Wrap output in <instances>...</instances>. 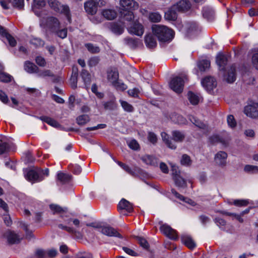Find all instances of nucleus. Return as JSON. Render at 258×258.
I'll return each instance as SVG.
<instances>
[{
  "label": "nucleus",
  "instance_id": "f257e3e1",
  "mask_svg": "<svg viewBox=\"0 0 258 258\" xmlns=\"http://www.w3.org/2000/svg\"><path fill=\"white\" fill-rule=\"evenodd\" d=\"M45 27L47 31L61 39H64L67 36V29L66 28H61L59 20L55 17L51 16L46 18Z\"/></svg>",
  "mask_w": 258,
  "mask_h": 258
},
{
  "label": "nucleus",
  "instance_id": "f03ea898",
  "mask_svg": "<svg viewBox=\"0 0 258 258\" xmlns=\"http://www.w3.org/2000/svg\"><path fill=\"white\" fill-rule=\"evenodd\" d=\"M152 31L160 42H169L174 36L173 30L164 25L154 24L152 26Z\"/></svg>",
  "mask_w": 258,
  "mask_h": 258
},
{
  "label": "nucleus",
  "instance_id": "7ed1b4c3",
  "mask_svg": "<svg viewBox=\"0 0 258 258\" xmlns=\"http://www.w3.org/2000/svg\"><path fill=\"white\" fill-rule=\"evenodd\" d=\"M172 139H171L169 135L165 132H162L161 133V136L162 140L165 144L169 148L175 150L177 146L174 143H181L182 142L185 138V134L179 131H173L172 132Z\"/></svg>",
  "mask_w": 258,
  "mask_h": 258
},
{
  "label": "nucleus",
  "instance_id": "20e7f679",
  "mask_svg": "<svg viewBox=\"0 0 258 258\" xmlns=\"http://www.w3.org/2000/svg\"><path fill=\"white\" fill-rule=\"evenodd\" d=\"M49 7L54 11L63 14L67 19L69 23H71V14L70 8L68 5H62L57 0H47Z\"/></svg>",
  "mask_w": 258,
  "mask_h": 258
},
{
  "label": "nucleus",
  "instance_id": "39448f33",
  "mask_svg": "<svg viewBox=\"0 0 258 258\" xmlns=\"http://www.w3.org/2000/svg\"><path fill=\"white\" fill-rule=\"evenodd\" d=\"M106 2L103 0H89L85 3L84 9L86 12L90 15L96 13L98 7L105 6Z\"/></svg>",
  "mask_w": 258,
  "mask_h": 258
},
{
  "label": "nucleus",
  "instance_id": "423d86ee",
  "mask_svg": "<svg viewBox=\"0 0 258 258\" xmlns=\"http://www.w3.org/2000/svg\"><path fill=\"white\" fill-rule=\"evenodd\" d=\"M186 79V76L173 78L169 83L170 88L176 93H181L183 89L184 80Z\"/></svg>",
  "mask_w": 258,
  "mask_h": 258
},
{
  "label": "nucleus",
  "instance_id": "0eeeda50",
  "mask_svg": "<svg viewBox=\"0 0 258 258\" xmlns=\"http://www.w3.org/2000/svg\"><path fill=\"white\" fill-rule=\"evenodd\" d=\"M41 169L36 168L28 170L25 174V178L32 182H40L43 180Z\"/></svg>",
  "mask_w": 258,
  "mask_h": 258
},
{
  "label": "nucleus",
  "instance_id": "6e6552de",
  "mask_svg": "<svg viewBox=\"0 0 258 258\" xmlns=\"http://www.w3.org/2000/svg\"><path fill=\"white\" fill-rule=\"evenodd\" d=\"M160 229L161 231L167 237L172 240H177L178 239V235L177 231L172 228L167 224L162 225Z\"/></svg>",
  "mask_w": 258,
  "mask_h": 258
},
{
  "label": "nucleus",
  "instance_id": "1a4fd4ad",
  "mask_svg": "<svg viewBox=\"0 0 258 258\" xmlns=\"http://www.w3.org/2000/svg\"><path fill=\"white\" fill-rule=\"evenodd\" d=\"M120 11H133L138 8V4L134 0H120Z\"/></svg>",
  "mask_w": 258,
  "mask_h": 258
},
{
  "label": "nucleus",
  "instance_id": "9d476101",
  "mask_svg": "<svg viewBox=\"0 0 258 258\" xmlns=\"http://www.w3.org/2000/svg\"><path fill=\"white\" fill-rule=\"evenodd\" d=\"M127 30L130 34H135L139 36H141L144 32L143 26L138 22H135L127 28Z\"/></svg>",
  "mask_w": 258,
  "mask_h": 258
},
{
  "label": "nucleus",
  "instance_id": "9b49d317",
  "mask_svg": "<svg viewBox=\"0 0 258 258\" xmlns=\"http://www.w3.org/2000/svg\"><path fill=\"white\" fill-rule=\"evenodd\" d=\"M203 86L208 91L213 90L217 86L215 79L212 77H207L202 81Z\"/></svg>",
  "mask_w": 258,
  "mask_h": 258
},
{
  "label": "nucleus",
  "instance_id": "f8f14e48",
  "mask_svg": "<svg viewBox=\"0 0 258 258\" xmlns=\"http://www.w3.org/2000/svg\"><path fill=\"white\" fill-rule=\"evenodd\" d=\"M100 232L108 236L117 237L118 238H122V236L119 234L118 231L114 228L111 226H103L100 229Z\"/></svg>",
  "mask_w": 258,
  "mask_h": 258
},
{
  "label": "nucleus",
  "instance_id": "ddd939ff",
  "mask_svg": "<svg viewBox=\"0 0 258 258\" xmlns=\"http://www.w3.org/2000/svg\"><path fill=\"white\" fill-rule=\"evenodd\" d=\"M258 103L246 106L244 108V113L251 118H256L258 117Z\"/></svg>",
  "mask_w": 258,
  "mask_h": 258
},
{
  "label": "nucleus",
  "instance_id": "4468645a",
  "mask_svg": "<svg viewBox=\"0 0 258 258\" xmlns=\"http://www.w3.org/2000/svg\"><path fill=\"white\" fill-rule=\"evenodd\" d=\"M190 7L191 4L187 0H181L173 6V9L181 12L187 11Z\"/></svg>",
  "mask_w": 258,
  "mask_h": 258
},
{
  "label": "nucleus",
  "instance_id": "2eb2a0df",
  "mask_svg": "<svg viewBox=\"0 0 258 258\" xmlns=\"http://www.w3.org/2000/svg\"><path fill=\"white\" fill-rule=\"evenodd\" d=\"M120 20L124 24L126 22H130L134 20V14L131 11H120Z\"/></svg>",
  "mask_w": 258,
  "mask_h": 258
},
{
  "label": "nucleus",
  "instance_id": "dca6fc26",
  "mask_svg": "<svg viewBox=\"0 0 258 258\" xmlns=\"http://www.w3.org/2000/svg\"><path fill=\"white\" fill-rule=\"evenodd\" d=\"M118 208L121 213L123 211L127 213H131L133 211V205L125 199H122L118 205Z\"/></svg>",
  "mask_w": 258,
  "mask_h": 258
},
{
  "label": "nucleus",
  "instance_id": "f3484780",
  "mask_svg": "<svg viewBox=\"0 0 258 258\" xmlns=\"http://www.w3.org/2000/svg\"><path fill=\"white\" fill-rule=\"evenodd\" d=\"M182 243L189 249H194L196 246V244L192 237L187 234H183L181 236Z\"/></svg>",
  "mask_w": 258,
  "mask_h": 258
},
{
  "label": "nucleus",
  "instance_id": "a211bd4d",
  "mask_svg": "<svg viewBox=\"0 0 258 258\" xmlns=\"http://www.w3.org/2000/svg\"><path fill=\"white\" fill-rule=\"evenodd\" d=\"M227 154L223 151L218 152L215 157L216 163L220 166H225L226 163Z\"/></svg>",
  "mask_w": 258,
  "mask_h": 258
},
{
  "label": "nucleus",
  "instance_id": "6ab92c4d",
  "mask_svg": "<svg viewBox=\"0 0 258 258\" xmlns=\"http://www.w3.org/2000/svg\"><path fill=\"white\" fill-rule=\"evenodd\" d=\"M119 74L115 68L110 69L107 71V79L112 85L118 80Z\"/></svg>",
  "mask_w": 258,
  "mask_h": 258
},
{
  "label": "nucleus",
  "instance_id": "aec40b11",
  "mask_svg": "<svg viewBox=\"0 0 258 258\" xmlns=\"http://www.w3.org/2000/svg\"><path fill=\"white\" fill-rule=\"evenodd\" d=\"M5 236L7 237L8 242L10 244H15L19 242L20 240V236L12 231H7Z\"/></svg>",
  "mask_w": 258,
  "mask_h": 258
},
{
  "label": "nucleus",
  "instance_id": "412c9836",
  "mask_svg": "<svg viewBox=\"0 0 258 258\" xmlns=\"http://www.w3.org/2000/svg\"><path fill=\"white\" fill-rule=\"evenodd\" d=\"M4 67L0 65V82L8 83L13 80V77L9 74L4 71Z\"/></svg>",
  "mask_w": 258,
  "mask_h": 258
},
{
  "label": "nucleus",
  "instance_id": "4be33fe9",
  "mask_svg": "<svg viewBox=\"0 0 258 258\" xmlns=\"http://www.w3.org/2000/svg\"><path fill=\"white\" fill-rule=\"evenodd\" d=\"M145 42L146 45L149 48H153L157 46V41L155 38L150 34L145 36Z\"/></svg>",
  "mask_w": 258,
  "mask_h": 258
},
{
  "label": "nucleus",
  "instance_id": "5701e85b",
  "mask_svg": "<svg viewBox=\"0 0 258 258\" xmlns=\"http://www.w3.org/2000/svg\"><path fill=\"white\" fill-rule=\"evenodd\" d=\"M102 15L106 19L111 20L117 16L116 12L112 9H104L102 11Z\"/></svg>",
  "mask_w": 258,
  "mask_h": 258
},
{
  "label": "nucleus",
  "instance_id": "b1692460",
  "mask_svg": "<svg viewBox=\"0 0 258 258\" xmlns=\"http://www.w3.org/2000/svg\"><path fill=\"white\" fill-rule=\"evenodd\" d=\"M173 178L176 186L180 187H184L186 186V181L177 173V171L174 172Z\"/></svg>",
  "mask_w": 258,
  "mask_h": 258
},
{
  "label": "nucleus",
  "instance_id": "393cba45",
  "mask_svg": "<svg viewBox=\"0 0 258 258\" xmlns=\"http://www.w3.org/2000/svg\"><path fill=\"white\" fill-rule=\"evenodd\" d=\"M216 62L222 70H224L227 62V57L222 54L219 53L216 57Z\"/></svg>",
  "mask_w": 258,
  "mask_h": 258
},
{
  "label": "nucleus",
  "instance_id": "a878e982",
  "mask_svg": "<svg viewBox=\"0 0 258 258\" xmlns=\"http://www.w3.org/2000/svg\"><path fill=\"white\" fill-rule=\"evenodd\" d=\"M24 70L28 73H36L39 70L38 68L33 63L27 61L24 64Z\"/></svg>",
  "mask_w": 258,
  "mask_h": 258
},
{
  "label": "nucleus",
  "instance_id": "bb28decb",
  "mask_svg": "<svg viewBox=\"0 0 258 258\" xmlns=\"http://www.w3.org/2000/svg\"><path fill=\"white\" fill-rule=\"evenodd\" d=\"M141 159L147 165L152 166H156L157 165V159L153 156L146 155L143 156Z\"/></svg>",
  "mask_w": 258,
  "mask_h": 258
},
{
  "label": "nucleus",
  "instance_id": "cd10ccee",
  "mask_svg": "<svg viewBox=\"0 0 258 258\" xmlns=\"http://www.w3.org/2000/svg\"><path fill=\"white\" fill-rule=\"evenodd\" d=\"M71 179L72 176L69 174L59 172L57 175V181H59L61 184L68 183Z\"/></svg>",
  "mask_w": 258,
  "mask_h": 258
},
{
  "label": "nucleus",
  "instance_id": "c85d7f7f",
  "mask_svg": "<svg viewBox=\"0 0 258 258\" xmlns=\"http://www.w3.org/2000/svg\"><path fill=\"white\" fill-rule=\"evenodd\" d=\"M225 78L227 82L230 83L234 82L236 80L235 76V67L234 66H231L227 75L225 76Z\"/></svg>",
  "mask_w": 258,
  "mask_h": 258
},
{
  "label": "nucleus",
  "instance_id": "c756f323",
  "mask_svg": "<svg viewBox=\"0 0 258 258\" xmlns=\"http://www.w3.org/2000/svg\"><path fill=\"white\" fill-rule=\"evenodd\" d=\"M124 41L127 45L132 48L137 47L141 43L140 39L132 37H126L124 38Z\"/></svg>",
  "mask_w": 258,
  "mask_h": 258
},
{
  "label": "nucleus",
  "instance_id": "7c9ffc66",
  "mask_svg": "<svg viewBox=\"0 0 258 258\" xmlns=\"http://www.w3.org/2000/svg\"><path fill=\"white\" fill-rule=\"evenodd\" d=\"M39 118L52 126L57 127L59 125L57 121L51 117L46 116H42L39 117Z\"/></svg>",
  "mask_w": 258,
  "mask_h": 258
},
{
  "label": "nucleus",
  "instance_id": "2f4dec72",
  "mask_svg": "<svg viewBox=\"0 0 258 258\" xmlns=\"http://www.w3.org/2000/svg\"><path fill=\"white\" fill-rule=\"evenodd\" d=\"M171 192L175 197L179 199L180 200L184 201L185 203H187L192 206L195 205V202L189 199L184 198L183 196L178 193L175 189H172Z\"/></svg>",
  "mask_w": 258,
  "mask_h": 258
},
{
  "label": "nucleus",
  "instance_id": "473e14b6",
  "mask_svg": "<svg viewBox=\"0 0 258 258\" xmlns=\"http://www.w3.org/2000/svg\"><path fill=\"white\" fill-rule=\"evenodd\" d=\"M171 192L175 197L179 199L180 200L184 201L185 203H187L192 206L195 205V202L189 199L184 198L183 196L178 193L175 189H172Z\"/></svg>",
  "mask_w": 258,
  "mask_h": 258
},
{
  "label": "nucleus",
  "instance_id": "72a5a7b5",
  "mask_svg": "<svg viewBox=\"0 0 258 258\" xmlns=\"http://www.w3.org/2000/svg\"><path fill=\"white\" fill-rule=\"evenodd\" d=\"M175 9H173V7L171 9H169L165 13V18L168 20L174 21L177 18V15L175 12Z\"/></svg>",
  "mask_w": 258,
  "mask_h": 258
},
{
  "label": "nucleus",
  "instance_id": "f704fd0d",
  "mask_svg": "<svg viewBox=\"0 0 258 258\" xmlns=\"http://www.w3.org/2000/svg\"><path fill=\"white\" fill-rule=\"evenodd\" d=\"M189 119L196 126L198 127L200 129L207 130V125L204 122L197 119L195 117L193 116H190Z\"/></svg>",
  "mask_w": 258,
  "mask_h": 258
},
{
  "label": "nucleus",
  "instance_id": "c9c22d12",
  "mask_svg": "<svg viewBox=\"0 0 258 258\" xmlns=\"http://www.w3.org/2000/svg\"><path fill=\"white\" fill-rule=\"evenodd\" d=\"M203 16L207 19L209 21H211L214 17V11L209 8H204L203 10Z\"/></svg>",
  "mask_w": 258,
  "mask_h": 258
},
{
  "label": "nucleus",
  "instance_id": "e433bc0d",
  "mask_svg": "<svg viewBox=\"0 0 258 258\" xmlns=\"http://www.w3.org/2000/svg\"><path fill=\"white\" fill-rule=\"evenodd\" d=\"M188 99L192 105H197L200 101V97L192 92H189L187 94Z\"/></svg>",
  "mask_w": 258,
  "mask_h": 258
},
{
  "label": "nucleus",
  "instance_id": "4c0bfd02",
  "mask_svg": "<svg viewBox=\"0 0 258 258\" xmlns=\"http://www.w3.org/2000/svg\"><path fill=\"white\" fill-rule=\"evenodd\" d=\"M119 102H120L121 107L125 111L128 112H132L134 111V107L133 106L127 102L122 100H119Z\"/></svg>",
  "mask_w": 258,
  "mask_h": 258
},
{
  "label": "nucleus",
  "instance_id": "58836bf2",
  "mask_svg": "<svg viewBox=\"0 0 258 258\" xmlns=\"http://www.w3.org/2000/svg\"><path fill=\"white\" fill-rule=\"evenodd\" d=\"M209 142L212 144H215L217 143H221L225 146L228 144L227 141H225L223 139L220 138L218 135H213L209 138Z\"/></svg>",
  "mask_w": 258,
  "mask_h": 258
},
{
  "label": "nucleus",
  "instance_id": "ea45409f",
  "mask_svg": "<svg viewBox=\"0 0 258 258\" xmlns=\"http://www.w3.org/2000/svg\"><path fill=\"white\" fill-rule=\"evenodd\" d=\"M49 207L51 210L52 211L53 214H62L66 212V209H63L57 205L51 204L49 206Z\"/></svg>",
  "mask_w": 258,
  "mask_h": 258
},
{
  "label": "nucleus",
  "instance_id": "a19ab883",
  "mask_svg": "<svg viewBox=\"0 0 258 258\" xmlns=\"http://www.w3.org/2000/svg\"><path fill=\"white\" fill-rule=\"evenodd\" d=\"M11 147V146L9 143L1 141L0 142V155L9 152Z\"/></svg>",
  "mask_w": 258,
  "mask_h": 258
},
{
  "label": "nucleus",
  "instance_id": "79ce46f5",
  "mask_svg": "<svg viewBox=\"0 0 258 258\" xmlns=\"http://www.w3.org/2000/svg\"><path fill=\"white\" fill-rule=\"evenodd\" d=\"M77 122L79 125H84L90 121V117L88 115L83 114L76 118Z\"/></svg>",
  "mask_w": 258,
  "mask_h": 258
},
{
  "label": "nucleus",
  "instance_id": "37998d69",
  "mask_svg": "<svg viewBox=\"0 0 258 258\" xmlns=\"http://www.w3.org/2000/svg\"><path fill=\"white\" fill-rule=\"evenodd\" d=\"M149 19L153 23L159 22L161 20V16L158 12L151 13L149 16Z\"/></svg>",
  "mask_w": 258,
  "mask_h": 258
},
{
  "label": "nucleus",
  "instance_id": "c03bdc74",
  "mask_svg": "<svg viewBox=\"0 0 258 258\" xmlns=\"http://www.w3.org/2000/svg\"><path fill=\"white\" fill-rule=\"evenodd\" d=\"M85 46L88 50L92 53H97L100 51L99 47L90 43L85 44Z\"/></svg>",
  "mask_w": 258,
  "mask_h": 258
},
{
  "label": "nucleus",
  "instance_id": "a18cd8bd",
  "mask_svg": "<svg viewBox=\"0 0 258 258\" xmlns=\"http://www.w3.org/2000/svg\"><path fill=\"white\" fill-rule=\"evenodd\" d=\"M230 205H234L237 207H245L248 204V201L247 200H235L232 202H229Z\"/></svg>",
  "mask_w": 258,
  "mask_h": 258
},
{
  "label": "nucleus",
  "instance_id": "49530a36",
  "mask_svg": "<svg viewBox=\"0 0 258 258\" xmlns=\"http://www.w3.org/2000/svg\"><path fill=\"white\" fill-rule=\"evenodd\" d=\"M192 163V161L190 159V157L186 155L183 154L182 156L181 159L180 160V163L181 165L185 166H189L191 165Z\"/></svg>",
  "mask_w": 258,
  "mask_h": 258
},
{
  "label": "nucleus",
  "instance_id": "de8ad7c7",
  "mask_svg": "<svg viewBox=\"0 0 258 258\" xmlns=\"http://www.w3.org/2000/svg\"><path fill=\"white\" fill-rule=\"evenodd\" d=\"M210 67V61L208 60H202L199 63V68L201 71H206Z\"/></svg>",
  "mask_w": 258,
  "mask_h": 258
},
{
  "label": "nucleus",
  "instance_id": "09e8293b",
  "mask_svg": "<svg viewBox=\"0 0 258 258\" xmlns=\"http://www.w3.org/2000/svg\"><path fill=\"white\" fill-rule=\"evenodd\" d=\"M111 29L113 32L117 34H121L123 31V28L122 26L115 23L112 24Z\"/></svg>",
  "mask_w": 258,
  "mask_h": 258
},
{
  "label": "nucleus",
  "instance_id": "8fccbe9b",
  "mask_svg": "<svg viewBox=\"0 0 258 258\" xmlns=\"http://www.w3.org/2000/svg\"><path fill=\"white\" fill-rule=\"evenodd\" d=\"M245 172L249 173H257L258 166L251 165H246L244 168Z\"/></svg>",
  "mask_w": 258,
  "mask_h": 258
},
{
  "label": "nucleus",
  "instance_id": "3c124183",
  "mask_svg": "<svg viewBox=\"0 0 258 258\" xmlns=\"http://www.w3.org/2000/svg\"><path fill=\"white\" fill-rule=\"evenodd\" d=\"M30 43L35 47H41L44 45V41L41 39L36 37L32 38L30 41Z\"/></svg>",
  "mask_w": 258,
  "mask_h": 258
},
{
  "label": "nucleus",
  "instance_id": "603ef678",
  "mask_svg": "<svg viewBox=\"0 0 258 258\" xmlns=\"http://www.w3.org/2000/svg\"><path fill=\"white\" fill-rule=\"evenodd\" d=\"M147 139L148 141L153 145L156 144L158 141L157 136L152 132H149L148 133Z\"/></svg>",
  "mask_w": 258,
  "mask_h": 258
},
{
  "label": "nucleus",
  "instance_id": "864d4df0",
  "mask_svg": "<svg viewBox=\"0 0 258 258\" xmlns=\"http://www.w3.org/2000/svg\"><path fill=\"white\" fill-rule=\"evenodd\" d=\"M81 76L85 84H89L90 83L91 75L87 71L83 70L81 73Z\"/></svg>",
  "mask_w": 258,
  "mask_h": 258
},
{
  "label": "nucleus",
  "instance_id": "5fc2aeb1",
  "mask_svg": "<svg viewBox=\"0 0 258 258\" xmlns=\"http://www.w3.org/2000/svg\"><path fill=\"white\" fill-rule=\"evenodd\" d=\"M137 240L140 246L144 249L148 250L149 248V244L146 239L141 237H138Z\"/></svg>",
  "mask_w": 258,
  "mask_h": 258
},
{
  "label": "nucleus",
  "instance_id": "6e6d98bb",
  "mask_svg": "<svg viewBox=\"0 0 258 258\" xmlns=\"http://www.w3.org/2000/svg\"><path fill=\"white\" fill-rule=\"evenodd\" d=\"M113 86L118 90L119 91H124L127 88V86L126 85L124 84L122 82H120L118 81H116L115 83H114Z\"/></svg>",
  "mask_w": 258,
  "mask_h": 258
},
{
  "label": "nucleus",
  "instance_id": "4d7b16f0",
  "mask_svg": "<svg viewBox=\"0 0 258 258\" xmlns=\"http://www.w3.org/2000/svg\"><path fill=\"white\" fill-rule=\"evenodd\" d=\"M219 212L223 215L234 216L240 223H242L243 222V220L241 217L242 216L241 214L238 215L234 213L227 212L226 211H220Z\"/></svg>",
  "mask_w": 258,
  "mask_h": 258
},
{
  "label": "nucleus",
  "instance_id": "13d9d810",
  "mask_svg": "<svg viewBox=\"0 0 258 258\" xmlns=\"http://www.w3.org/2000/svg\"><path fill=\"white\" fill-rule=\"evenodd\" d=\"M99 58L97 56L91 57L88 60V63L89 67H93L97 65L99 62Z\"/></svg>",
  "mask_w": 258,
  "mask_h": 258
},
{
  "label": "nucleus",
  "instance_id": "bf43d9fd",
  "mask_svg": "<svg viewBox=\"0 0 258 258\" xmlns=\"http://www.w3.org/2000/svg\"><path fill=\"white\" fill-rule=\"evenodd\" d=\"M38 74V76L40 77H52L53 76L52 73L48 70H45L42 71H38L36 73Z\"/></svg>",
  "mask_w": 258,
  "mask_h": 258
},
{
  "label": "nucleus",
  "instance_id": "052dcab7",
  "mask_svg": "<svg viewBox=\"0 0 258 258\" xmlns=\"http://www.w3.org/2000/svg\"><path fill=\"white\" fill-rule=\"evenodd\" d=\"M13 6L20 10L22 9L24 7V0H13Z\"/></svg>",
  "mask_w": 258,
  "mask_h": 258
},
{
  "label": "nucleus",
  "instance_id": "680f3d73",
  "mask_svg": "<svg viewBox=\"0 0 258 258\" xmlns=\"http://www.w3.org/2000/svg\"><path fill=\"white\" fill-rule=\"evenodd\" d=\"M227 121L228 125L231 128H234L236 125V122L234 116L232 115H229L227 116Z\"/></svg>",
  "mask_w": 258,
  "mask_h": 258
},
{
  "label": "nucleus",
  "instance_id": "e2e57ef3",
  "mask_svg": "<svg viewBox=\"0 0 258 258\" xmlns=\"http://www.w3.org/2000/svg\"><path fill=\"white\" fill-rule=\"evenodd\" d=\"M58 227L60 229H61L62 230H66V231H67V232H68L69 233H70L71 234H74V233H76L75 229L74 228H73V227H70V226H66V225H62L61 224H58Z\"/></svg>",
  "mask_w": 258,
  "mask_h": 258
},
{
  "label": "nucleus",
  "instance_id": "0e129e2a",
  "mask_svg": "<svg viewBox=\"0 0 258 258\" xmlns=\"http://www.w3.org/2000/svg\"><path fill=\"white\" fill-rule=\"evenodd\" d=\"M116 162L118 164V165L120 167H121L124 170H125L126 172H127L128 173H129L131 175L134 174V172L132 170V169L130 168V167L128 165H127L120 161H117Z\"/></svg>",
  "mask_w": 258,
  "mask_h": 258
},
{
  "label": "nucleus",
  "instance_id": "69168bd1",
  "mask_svg": "<svg viewBox=\"0 0 258 258\" xmlns=\"http://www.w3.org/2000/svg\"><path fill=\"white\" fill-rule=\"evenodd\" d=\"M140 92V90L136 88L133 89H130L127 91L129 96L134 98H138Z\"/></svg>",
  "mask_w": 258,
  "mask_h": 258
},
{
  "label": "nucleus",
  "instance_id": "338daca9",
  "mask_svg": "<svg viewBox=\"0 0 258 258\" xmlns=\"http://www.w3.org/2000/svg\"><path fill=\"white\" fill-rule=\"evenodd\" d=\"M5 37L7 38L11 46L14 47L16 46L17 44L16 40L12 35L8 33L6 34Z\"/></svg>",
  "mask_w": 258,
  "mask_h": 258
},
{
  "label": "nucleus",
  "instance_id": "774afa93",
  "mask_svg": "<svg viewBox=\"0 0 258 258\" xmlns=\"http://www.w3.org/2000/svg\"><path fill=\"white\" fill-rule=\"evenodd\" d=\"M128 145L129 147L134 150H137L139 149L140 146L138 142L135 140H131L128 143Z\"/></svg>",
  "mask_w": 258,
  "mask_h": 258
}]
</instances>
